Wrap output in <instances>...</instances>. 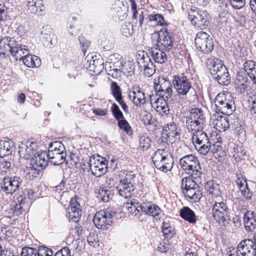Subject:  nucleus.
Returning a JSON list of instances; mask_svg holds the SVG:
<instances>
[{
  "mask_svg": "<svg viewBox=\"0 0 256 256\" xmlns=\"http://www.w3.org/2000/svg\"><path fill=\"white\" fill-rule=\"evenodd\" d=\"M138 183V180L135 174L132 171L127 172L125 176H122L120 180L116 190L120 196L128 198L134 190Z\"/></svg>",
  "mask_w": 256,
  "mask_h": 256,
  "instance_id": "1",
  "label": "nucleus"
},
{
  "mask_svg": "<svg viewBox=\"0 0 256 256\" xmlns=\"http://www.w3.org/2000/svg\"><path fill=\"white\" fill-rule=\"evenodd\" d=\"M116 208L108 207L96 213L93 218V222L95 226L102 230H107L108 226L113 222L114 218L116 216Z\"/></svg>",
  "mask_w": 256,
  "mask_h": 256,
  "instance_id": "2",
  "label": "nucleus"
},
{
  "mask_svg": "<svg viewBox=\"0 0 256 256\" xmlns=\"http://www.w3.org/2000/svg\"><path fill=\"white\" fill-rule=\"evenodd\" d=\"M180 165L188 174L194 178H200L202 174V168L197 157L188 154L180 160Z\"/></svg>",
  "mask_w": 256,
  "mask_h": 256,
  "instance_id": "3",
  "label": "nucleus"
},
{
  "mask_svg": "<svg viewBox=\"0 0 256 256\" xmlns=\"http://www.w3.org/2000/svg\"><path fill=\"white\" fill-rule=\"evenodd\" d=\"M87 164L92 174L96 177H100L107 172L108 162L98 154L90 157Z\"/></svg>",
  "mask_w": 256,
  "mask_h": 256,
  "instance_id": "4",
  "label": "nucleus"
},
{
  "mask_svg": "<svg viewBox=\"0 0 256 256\" xmlns=\"http://www.w3.org/2000/svg\"><path fill=\"white\" fill-rule=\"evenodd\" d=\"M188 18L197 29L204 30L208 26V15L206 10L192 8L188 13Z\"/></svg>",
  "mask_w": 256,
  "mask_h": 256,
  "instance_id": "5",
  "label": "nucleus"
},
{
  "mask_svg": "<svg viewBox=\"0 0 256 256\" xmlns=\"http://www.w3.org/2000/svg\"><path fill=\"white\" fill-rule=\"evenodd\" d=\"M214 103L216 112H220L226 115H230L235 110L234 101H227L224 94H218L215 99Z\"/></svg>",
  "mask_w": 256,
  "mask_h": 256,
  "instance_id": "6",
  "label": "nucleus"
},
{
  "mask_svg": "<svg viewBox=\"0 0 256 256\" xmlns=\"http://www.w3.org/2000/svg\"><path fill=\"white\" fill-rule=\"evenodd\" d=\"M2 192L6 196H12L19 190L22 180L18 176L4 177L2 180Z\"/></svg>",
  "mask_w": 256,
  "mask_h": 256,
  "instance_id": "7",
  "label": "nucleus"
},
{
  "mask_svg": "<svg viewBox=\"0 0 256 256\" xmlns=\"http://www.w3.org/2000/svg\"><path fill=\"white\" fill-rule=\"evenodd\" d=\"M86 60V68L90 72H93L96 74H98L102 72L104 68V60L100 54H88Z\"/></svg>",
  "mask_w": 256,
  "mask_h": 256,
  "instance_id": "8",
  "label": "nucleus"
},
{
  "mask_svg": "<svg viewBox=\"0 0 256 256\" xmlns=\"http://www.w3.org/2000/svg\"><path fill=\"white\" fill-rule=\"evenodd\" d=\"M174 88L179 94L186 96L192 88V84L185 76H174L172 80Z\"/></svg>",
  "mask_w": 256,
  "mask_h": 256,
  "instance_id": "9",
  "label": "nucleus"
},
{
  "mask_svg": "<svg viewBox=\"0 0 256 256\" xmlns=\"http://www.w3.org/2000/svg\"><path fill=\"white\" fill-rule=\"evenodd\" d=\"M155 80L154 82L155 92L158 96H165L171 98L172 95V84L170 81L164 77L158 78V82Z\"/></svg>",
  "mask_w": 256,
  "mask_h": 256,
  "instance_id": "10",
  "label": "nucleus"
},
{
  "mask_svg": "<svg viewBox=\"0 0 256 256\" xmlns=\"http://www.w3.org/2000/svg\"><path fill=\"white\" fill-rule=\"evenodd\" d=\"M40 34V40L44 47L52 48L56 44V36L53 34L52 30L49 25L44 26Z\"/></svg>",
  "mask_w": 256,
  "mask_h": 256,
  "instance_id": "11",
  "label": "nucleus"
},
{
  "mask_svg": "<svg viewBox=\"0 0 256 256\" xmlns=\"http://www.w3.org/2000/svg\"><path fill=\"white\" fill-rule=\"evenodd\" d=\"M238 248L242 256H256V234L252 238L242 240Z\"/></svg>",
  "mask_w": 256,
  "mask_h": 256,
  "instance_id": "12",
  "label": "nucleus"
},
{
  "mask_svg": "<svg viewBox=\"0 0 256 256\" xmlns=\"http://www.w3.org/2000/svg\"><path fill=\"white\" fill-rule=\"evenodd\" d=\"M25 196H18L11 203L10 210L14 216H19L28 210L29 206Z\"/></svg>",
  "mask_w": 256,
  "mask_h": 256,
  "instance_id": "13",
  "label": "nucleus"
},
{
  "mask_svg": "<svg viewBox=\"0 0 256 256\" xmlns=\"http://www.w3.org/2000/svg\"><path fill=\"white\" fill-rule=\"evenodd\" d=\"M212 216L213 219L218 222L224 216L228 217V214L230 212V209L226 204L224 202H215L212 207Z\"/></svg>",
  "mask_w": 256,
  "mask_h": 256,
  "instance_id": "14",
  "label": "nucleus"
},
{
  "mask_svg": "<svg viewBox=\"0 0 256 256\" xmlns=\"http://www.w3.org/2000/svg\"><path fill=\"white\" fill-rule=\"evenodd\" d=\"M170 98L168 96H158L154 102L156 104V110L162 116H167L169 114L170 108L168 104Z\"/></svg>",
  "mask_w": 256,
  "mask_h": 256,
  "instance_id": "15",
  "label": "nucleus"
},
{
  "mask_svg": "<svg viewBox=\"0 0 256 256\" xmlns=\"http://www.w3.org/2000/svg\"><path fill=\"white\" fill-rule=\"evenodd\" d=\"M189 112V116L186 117L187 123L194 122L196 126L200 125V124H204V117L203 111L200 108H192Z\"/></svg>",
  "mask_w": 256,
  "mask_h": 256,
  "instance_id": "16",
  "label": "nucleus"
},
{
  "mask_svg": "<svg viewBox=\"0 0 256 256\" xmlns=\"http://www.w3.org/2000/svg\"><path fill=\"white\" fill-rule=\"evenodd\" d=\"M128 97L132 100L133 104L136 106H140L146 103L144 92L140 90V87L134 88L133 90L130 91Z\"/></svg>",
  "mask_w": 256,
  "mask_h": 256,
  "instance_id": "17",
  "label": "nucleus"
},
{
  "mask_svg": "<svg viewBox=\"0 0 256 256\" xmlns=\"http://www.w3.org/2000/svg\"><path fill=\"white\" fill-rule=\"evenodd\" d=\"M26 5L30 13L40 16L44 15L45 6L43 0H27Z\"/></svg>",
  "mask_w": 256,
  "mask_h": 256,
  "instance_id": "18",
  "label": "nucleus"
},
{
  "mask_svg": "<svg viewBox=\"0 0 256 256\" xmlns=\"http://www.w3.org/2000/svg\"><path fill=\"white\" fill-rule=\"evenodd\" d=\"M31 162L34 163L36 167L38 166L40 169L43 170L50 162L48 154L46 151L38 152L35 154V157L31 160Z\"/></svg>",
  "mask_w": 256,
  "mask_h": 256,
  "instance_id": "19",
  "label": "nucleus"
},
{
  "mask_svg": "<svg viewBox=\"0 0 256 256\" xmlns=\"http://www.w3.org/2000/svg\"><path fill=\"white\" fill-rule=\"evenodd\" d=\"M37 144L35 142H28L26 148H22L20 150V155L26 160L31 158L32 156L35 157V154L37 153Z\"/></svg>",
  "mask_w": 256,
  "mask_h": 256,
  "instance_id": "20",
  "label": "nucleus"
},
{
  "mask_svg": "<svg viewBox=\"0 0 256 256\" xmlns=\"http://www.w3.org/2000/svg\"><path fill=\"white\" fill-rule=\"evenodd\" d=\"M206 65L210 74L216 73L222 67L225 66L222 60L214 57L208 58Z\"/></svg>",
  "mask_w": 256,
  "mask_h": 256,
  "instance_id": "21",
  "label": "nucleus"
},
{
  "mask_svg": "<svg viewBox=\"0 0 256 256\" xmlns=\"http://www.w3.org/2000/svg\"><path fill=\"white\" fill-rule=\"evenodd\" d=\"M20 60H22L24 64L28 68H38L41 65L40 58L35 55L28 54L22 56Z\"/></svg>",
  "mask_w": 256,
  "mask_h": 256,
  "instance_id": "22",
  "label": "nucleus"
},
{
  "mask_svg": "<svg viewBox=\"0 0 256 256\" xmlns=\"http://www.w3.org/2000/svg\"><path fill=\"white\" fill-rule=\"evenodd\" d=\"M34 165L35 164L30 161V163L24 168V172L26 174V178L33 180L39 176L40 172L42 170Z\"/></svg>",
  "mask_w": 256,
  "mask_h": 256,
  "instance_id": "23",
  "label": "nucleus"
},
{
  "mask_svg": "<svg viewBox=\"0 0 256 256\" xmlns=\"http://www.w3.org/2000/svg\"><path fill=\"white\" fill-rule=\"evenodd\" d=\"M94 194L99 202H108L112 195L111 191L106 188L99 186L94 190Z\"/></svg>",
  "mask_w": 256,
  "mask_h": 256,
  "instance_id": "24",
  "label": "nucleus"
},
{
  "mask_svg": "<svg viewBox=\"0 0 256 256\" xmlns=\"http://www.w3.org/2000/svg\"><path fill=\"white\" fill-rule=\"evenodd\" d=\"M66 152L60 153V152L54 153L50 152L48 154L49 162L54 166H58L66 162Z\"/></svg>",
  "mask_w": 256,
  "mask_h": 256,
  "instance_id": "25",
  "label": "nucleus"
},
{
  "mask_svg": "<svg viewBox=\"0 0 256 256\" xmlns=\"http://www.w3.org/2000/svg\"><path fill=\"white\" fill-rule=\"evenodd\" d=\"M22 48V44L14 38L6 36L0 40V48Z\"/></svg>",
  "mask_w": 256,
  "mask_h": 256,
  "instance_id": "26",
  "label": "nucleus"
},
{
  "mask_svg": "<svg viewBox=\"0 0 256 256\" xmlns=\"http://www.w3.org/2000/svg\"><path fill=\"white\" fill-rule=\"evenodd\" d=\"M180 216L182 218L190 223L194 224L196 222V216L194 212L189 207L184 206L180 210Z\"/></svg>",
  "mask_w": 256,
  "mask_h": 256,
  "instance_id": "27",
  "label": "nucleus"
},
{
  "mask_svg": "<svg viewBox=\"0 0 256 256\" xmlns=\"http://www.w3.org/2000/svg\"><path fill=\"white\" fill-rule=\"evenodd\" d=\"M244 222L246 230L252 231L256 226V214L254 212H252L248 215L245 214V216H244Z\"/></svg>",
  "mask_w": 256,
  "mask_h": 256,
  "instance_id": "28",
  "label": "nucleus"
},
{
  "mask_svg": "<svg viewBox=\"0 0 256 256\" xmlns=\"http://www.w3.org/2000/svg\"><path fill=\"white\" fill-rule=\"evenodd\" d=\"M162 228L164 240H166L168 241L174 236L176 234L175 228L170 223L163 222Z\"/></svg>",
  "mask_w": 256,
  "mask_h": 256,
  "instance_id": "29",
  "label": "nucleus"
},
{
  "mask_svg": "<svg viewBox=\"0 0 256 256\" xmlns=\"http://www.w3.org/2000/svg\"><path fill=\"white\" fill-rule=\"evenodd\" d=\"M163 149H158L154 153L152 158L155 167L162 172L164 160L162 158Z\"/></svg>",
  "mask_w": 256,
  "mask_h": 256,
  "instance_id": "30",
  "label": "nucleus"
},
{
  "mask_svg": "<svg viewBox=\"0 0 256 256\" xmlns=\"http://www.w3.org/2000/svg\"><path fill=\"white\" fill-rule=\"evenodd\" d=\"M184 196L190 200L198 202L202 197V189H184L182 190Z\"/></svg>",
  "mask_w": 256,
  "mask_h": 256,
  "instance_id": "31",
  "label": "nucleus"
},
{
  "mask_svg": "<svg viewBox=\"0 0 256 256\" xmlns=\"http://www.w3.org/2000/svg\"><path fill=\"white\" fill-rule=\"evenodd\" d=\"M208 39V34L204 32H200L198 33L195 38V45L196 48H202L204 46L205 48H208L207 44Z\"/></svg>",
  "mask_w": 256,
  "mask_h": 256,
  "instance_id": "32",
  "label": "nucleus"
},
{
  "mask_svg": "<svg viewBox=\"0 0 256 256\" xmlns=\"http://www.w3.org/2000/svg\"><path fill=\"white\" fill-rule=\"evenodd\" d=\"M228 150L232 154V157L238 161L244 155V148L235 143H232L228 146Z\"/></svg>",
  "mask_w": 256,
  "mask_h": 256,
  "instance_id": "33",
  "label": "nucleus"
},
{
  "mask_svg": "<svg viewBox=\"0 0 256 256\" xmlns=\"http://www.w3.org/2000/svg\"><path fill=\"white\" fill-rule=\"evenodd\" d=\"M162 158L164 160V164H165L163 167L162 172H166L168 171H170L172 168L174 164L173 158L164 149Z\"/></svg>",
  "mask_w": 256,
  "mask_h": 256,
  "instance_id": "34",
  "label": "nucleus"
},
{
  "mask_svg": "<svg viewBox=\"0 0 256 256\" xmlns=\"http://www.w3.org/2000/svg\"><path fill=\"white\" fill-rule=\"evenodd\" d=\"M152 50L153 49H150ZM152 56L156 62L163 64L167 60L166 54L161 49H154L151 51Z\"/></svg>",
  "mask_w": 256,
  "mask_h": 256,
  "instance_id": "35",
  "label": "nucleus"
},
{
  "mask_svg": "<svg viewBox=\"0 0 256 256\" xmlns=\"http://www.w3.org/2000/svg\"><path fill=\"white\" fill-rule=\"evenodd\" d=\"M204 188L210 194L216 196H218L220 194V185L213 180L207 182L205 184Z\"/></svg>",
  "mask_w": 256,
  "mask_h": 256,
  "instance_id": "36",
  "label": "nucleus"
},
{
  "mask_svg": "<svg viewBox=\"0 0 256 256\" xmlns=\"http://www.w3.org/2000/svg\"><path fill=\"white\" fill-rule=\"evenodd\" d=\"M161 32H162V30H160V33ZM164 33L162 34L164 36L162 40L160 38V34H159L158 37L160 38V42H158L160 43L162 45L164 46L165 48H166V47L172 46L174 38L171 36L170 32H168V30L167 28H164Z\"/></svg>",
  "mask_w": 256,
  "mask_h": 256,
  "instance_id": "37",
  "label": "nucleus"
},
{
  "mask_svg": "<svg viewBox=\"0 0 256 256\" xmlns=\"http://www.w3.org/2000/svg\"><path fill=\"white\" fill-rule=\"evenodd\" d=\"M150 22H154L155 24L158 26H168L169 24L165 20L164 16L161 14H150L148 16Z\"/></svg>",
  "mask_w": 256,
  "mask_h": 256,
  "instance_id": "38",
  "label": "nucleus"
},
{
  "mask_svg": "<svg viewBox=\"0 0 256 256\" xmlns=\"http://www.w3.org/2000/svg\"><path fill=\"white\" fill-rule=\"evenodd\" d=\"M12 148L9 142L0 141V157H4L12 154Z\"/></svg>",
  "mask_w": 256,
  "mask_h": 256,
  "instance_id": "39",
  "label": "nucleus"
},
{
  "mask_svg": "<svg viewBox=\"0 0 256 256\" xmlns=\"http://www.w3.org/2000/svg\"><path fill=\"white\" fill-rule=\"evenodd\" d=\"M116 120L118 122V126L120 130H124L129 136L132 134V127L128 122L124 118V117Z\"/></svg>",
  "mask_w": 256,
  "mask_h": 256,
  "instance_id": "40",
  "label": "nucleus"
},
{
  "mask_svg": "<svg viewBox=\"0 0 256 256\" xmlns=\"http://www.w3.org/2000/svg\"><path fill=\"white\" fill-rule=\"evenodd\" d=\"M122 71L126 76H132L134 74V66L130 62L124 65H122V62H120Z\"/></svg>",
  "mask_w": 256,
  "mask_h": 256,
  "instance_id": "41",
  "label": "nucleus"
},
{
  "mask_svg": "<svg viewBox=\"0 0 256 256\" xmlns=\"http://www.w3.org/2000/svg\"><path fill=\"white\" fill-rule=\"evenodd\" d=\"M176 124L174 122H170L164 125L162 128V134H166V140H168V138H170L171 134L176 130Z\"/></svg>",
  "mask_w": 256,
  "mask_h": 256,
  "instance_id": "42",
  "label": "nucleus"
},
{
  "mask_svg": "<svg viewBox=\"0 0 256 256\" xmlns=\"http://www.w3.org/2000/svg\"><path fill=\"white\" fill-rule=\"evenodd\" d=\"M151 140L146 134H143L140 136V147L143 150H148L150 146Z\"/></svg>",
  "mask_w": 256,
  "mask_h": 256,
  "instance_id": "43",
  "label": "nucleus"
},
{
  "mask_svg": "<svg viewBox=\"0 0 256 256\" xmlns=\"http://www.w3.org/2000/svg\"><path fill=\"white\" fill-rule=\"evenodd\" d=\"M228 116H229V118H224V120L228 124L231 123L234 127L238 126L240 124H244V121L241 118H240L238 116L232 114Z\"/></svg>",
  "mask_w": 256,
  "mask_h": 256,
  "instance_id": "44",
  "label": "nucleus"
},
{
  "mask_svg": "<svg viewBox=\"0 0 256 256\" xmlns=\"http://www.w3.org/2000/svg\"><path fill=\"white\" fill-rule=\"evenodd\" d=\"M112 116L116 120L122 118L124 116L120 110L119 106L116 104L113 103L110 108Z\"/></svg>",
  "mask_w": 256,
  "mask_h": 256,
  "instance_id": "45",
  "label": "nucleus"
},
{
  "mask_svg": "<svg viewBox=\"0 0 256 256\" xmlns=\"http://www.w3.org/2000/svg\"><path fill=\"white\" fill-rule=\"evenodd\" d=\"M82 210L81 208L78 210H68V216L70 220H72L74 222H78L80 217L81 216Z\"/></svg>",
  "mask_w": 256,
  "mask_h": 256,
  "instance_id": "46",
  "label": "nucleus"
},
{
  "mask_svg": "<svg viewBox=\"0 0 256 256\" xmlns=\"http://www.w3.org/2000/svg\"><path fill=\"white\" fill-rule=\"evenodd\" d=\"M136 58L138 65L140 64V62H144L148 60L150 58L148 54L142 50H139L136 54Z\"/></svg>",
  "mask_w": 256,
  "mask_h": 256,
  "instance_id": "47",
  "label": "nucleus"
},
{
  "mask_svg": "<svg viewBox=\"0 0 256 256\" xmlns=\"http://www.w3.org/2000/svg\"><path fill=\"white\" fill-rule=\"evenodd\" d=\"M36 251L37 256H52L53 254L52 250L46 246H39Z\"/></svg>",
  "mask_w": 256,
  "mask_h": 256,
  "instance_id": "48",
  "label": "nucleus"
},
{
  "mask_svg": "<svg viewBox=\"0 0 256 256\" xmlns=\"http://www.w3.org/2000/svg\"><path fill=\"white\" fill-rule=\"evenodd\" d=\"M160 212V209L159 206L155 204L147 206L146 214L152 216H158Z\"/></svg>",
  "mask_w": 256,
  "mask_h": 256,
  "instance_id": "49",
  "label": "nucleus"
},
{
  "mask_svg": "<svg viewBox=\"0 0 256 256\" xmlns=\"http://www.w3.org/2000/svg\"><path fill=\"white\" fill-rule=\"evenodd\" d=\"M222 86H228L230 82V76L228 70L222 76H220L216 80Z\"/></svg>",
  "mask_w": 256,
  "mask_h": 256,
  "instance_id": "50",
  "label": "nucleus"
},
{
  "mask_svg": "<svg viewBox=\"0 0 256 256\" xmlns=\"http://www.w3.org/2000/svg\"><path fill=\"white\" fill-rule=\"evenodd\" d=\"M34 192L32 189H25L24 191L22 192V194H20L18 196H25L26 200V202L30 206V204L32 203V200L34 197Z\"/></svg>",
  "mask_w": 256,
  "mask_h": 256,
  "instance_id": "51",
  "label": "nucleus"
},
{
  "mask_svg": "<svg viewBox=\"0 0 256 256\" xmlns=\"http://www.w3.org/2000/svg\"><path fill=\"white\" fill-rule=\"evenodd\" d=\"M132 25L130 23H128L122 26L121 32L124 36L128 37L132 34Z\"/></svg>",
  "mask_w": 256,
  "mask_h": 256,
  "instance_id": "52",
  "label": "nucleus"
},
{
  "mask_svg": "<svg viewBox=\"0 0 256 256\" xmlns=\"http://www.w3.org/2000/svg\"><path fill=\"white\" fill-rule=\"evenodd\" d=\"M211 146L210 142L206 144L204 143L200 146H196V149L197 150L200 154L206 155L210 150Z\"/></svg>",
  "mask_w": 256,
  "mask_h": 256,
  "instance_id": "53",
  "label": "nucleus"
},
{
  "mask_svg": "<svg viewBox=\"0 0 256 256\" xmlns=\"http://www.w3.org/2000/svg\"><path fill=\"white\" fill-rule=\"evenodd\" d=\"M230 6L236 10H240L245 5V0H228Z\"/></svg>",
  "mask_w": 256,
  "mask_h": 256,
  "instance_id": "54",
  "label": "nucleus"
},
{
  "mask_svg": "<svg viewBox=\"0 0 256 256\" xmlns=\"http://www.w3.org/2000/svg\"><path fill=\"white\" fill-rule=\"evenodd\" d=\"M192 177L190 176H189L184 177L182 178L181 181V190H182L185 188H189L190 184H192L194 180Z\"/></svg>",
  "mask_w": 256,
  "mask_h": 256,
  "instance_id": "55",
  "label": "nucleus"
},
{
  "mask_svg": "<svg viewBox=\"0 0 256 256\" xmlns=\"http://www.w3.org/2000/svg\"><path fill=\"white\" fill-rule=\"evenodd\" d=\"M110 90L113 96L122 94L120 86L115 82H111Z\"/></svg>",
  "mask_w": 256,
  "mask_h": 256,
  "instance_id": "56",
  "label": "nucleus"
},
{
  "mask_svg": "<svg viewBox=\"0 0 256 256\" xmlns=\"http://www.w3.org/2000/svg\"><path fill=\"white\" fill-rule=\"evenodd\" d=\"M6 49H0V58L1 59L6 58L9 56L10 54L13 56H16V54L18 52V49H9L8 52H4V50Z\"/></svg>",
  "mask_w": 256,
  "mask_h": 256,
  "instance_id": "57",
  "label": "nucleus"
},
{
  "mask_svg": "<svg viewBox=\"0 0 256 256\" xmlns=\"http://www.w3.org/2000/svg\"><path fill=\"white\" fill-rule=\"evenodd\" d=\"M87 241L89 244L94 246L95 244L98 242V235L94 232H91L87 236Z\"/></svg>",
  "mask_w": 256,
  "mask_h": 256,
  "instance_id": "58",
  "label": "nucleus"
},
{
  "mask_svg": "<svg viewBox=\"0 0 256 256\" xmlns=\"http://www.w3.org/2000/svg\"><path fill=\"white\" fill-rule=\"evenodd\" d=\"M241 193L243 196L247 200L252 199L253 194L248 186V184H245V186L241 190Z\"/></svg>",
  "mask_w": 256,
  "mask_h": 256,
  "instance_id": "59",
  "label": "nucleus"
},
{
  "mask_svg": "<svg viewBox=\"0 0 256 256\" xmlns=\"http://www.w3.org/2000/svg\"><path fill=\"white\" fill-rule=\"evenodd\" d=\"M194 136L198 138L201 140H203L204 143H209V140L207 134L201 130H197L195 131L193 134Z\"/></svg>",
  "mask_w": 256,
  "mask_h": 256,
  "instance_id": "60",
  "label": "nucleus"
},
{
  "mask_svg": "<svg viewBox=\"0 0 256 256\" xmlns=\"http://www.w3.org/2000/svg\"><path fill=\"white\" fill-rule=\"evenodd\" d=\"M150 66H155L154 64L152 62L150 58L148 60H146L144 62H140V64L138 65L139 69L143 70L144 72L145 71L150 68Z\"/></svg>",
  "mask_w": 256,
  "mask_h": 256,
  "instance_id": "61",
  "label": "nucleus"
},
{
  "mask_svg": "<svg viewBox=\"0 0 256 256\" xmlns=\"http://www.w3.org/2000/svg\"><path fill=\"white\" fill-rule=\"evenodd\" d=\"M54 256H70V251L68 248L65 246L58 250Z\"/></svg>",
  "mask_w": 256,
  "mask_h": 256,
  "instance_id": "62",
  "label": "nucleus"
},
{
  "mask_svg": "<svg viewBox=\"0 0 256 256\" xmlns=\"http://www.w3.org/2000/svg\"><path fill=\"white\" fill-rule=\"evenodd\" d=\"M78 208H81V206L80 204L77 201L76 198H72L70 201V206L68 208V210H78Z\"/></svg>",
  "mask_w": 256,
  "mask_h": 256,
  "instance_id": "63",
  "label": "nucleus"
},
{
  "mask_svg": "<svg viewBox=\"0 0 256 256\" xmlns=\"http://www.w3.org/2000/svg\"><path fill=\"white\" fill-rule=\"evenodd\" d=\"M244 124H240L235 126L234 128L235 132L239 136H244L246 135V130L244 128Z\"/></svg>",
  "mask_w": 256,
  "mask_h": 256,
  "instance_id": "64",
  "label": "nucleus"
}]
</instances>
